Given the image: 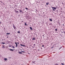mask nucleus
Returning <instances> with one entry per match:
<instances>
[{
  "label": "nucleus",
  "instance_id": "obj_1",
  "mask_svg": "<svg viewBox=\"0 0 65 65\" xmlns=\"http://www.w3.org/2000/svg\"><path fill=\"white\" fill-rule=\"evenodd\" d=\"M13 27L14 29H15V26H14V25L13 24Z\"/></svg>",
  "mask_w": 65,
  "mask_h": 65
},
{
  "label": "nucleus",
  "instance_id": "obj_2",
  "mask_svg": "<svg viewBox=\"0 0 65 65\" xmlns=\"http://www.w3.org/2000/svg\"><path fill=\"white\" fill-rule=\"evenodd\" d=\"M36 39H35V37H33L32 38V40H35Z\"/></svg>",
  "mask_w": 65,
  "mask_h": 65
},
{
  "label": "nucleus",
  "instance_id": "obj_3",
  "mask_svg": "<svg viewBox=\"0 0 65 65\" xmlns=\"http://www.w3.org/2000/svg\"><path fill=\"white\" fill-rule=\"evenodd\" d=\"M15 44H16V47H18V44L17 42H15Z\"/></svg>",
  "mask_w": 65,
  "mask_h": 65
},
{
  "label": "nucleus",
  "instance_id": "obj_4",
  "mask_svg": "<svg viewBox=\"0 0 65 65\" xmlns=\"http://www.w3.org/2000/svg\"><path fill=\"white\" fill-rule=\"evenodd\" d=\"M9 50L10 51H13V50L11 49H10Z\"/></svg>",
  "mask_w": 65,
  "mask_h": 65
},
{
  "label": "nucleus",
  "instance_id": "obj_5",
  "mask_svg": "<svg viewBox=\"0 0 65 65\" xmlns=\"http://www.w3.org/2000/svg\"><path fill=\"white\" fill-rule=\"evenodd\" d=\"M53 9H56V8L55 7H52Z\"/></svg>",
  "mask_w": 65,
  "mask_h": 65
},
{
  "label": "nucleus",
  "instance_id": "obj_6",
  "mask_svg": "<svg viewBox=\"0 0 65 65\" xmlns=\"http://www.w3.org/2000/svg\"><path fill=\"white\" fill-rule=\"evenodd\" d=\"M29 28H30V29H31V30H32V28L31 27H30Z\"/></svg>",
  "mask_w": 65,
  "mask_h": 65
},
{
  "label": "nucleus",
  "instance_id": "obj_7",
  "mask_svg": "<svg viewBox=\"0 0 65 65\" xmlns=\"http://www.w3.org/2000/svg\"><path fill=\"white\" fill-rule=\"evenodd\" d=\"M19 54H22V53L21 52H18Z\"/></svg>",
  "mask_w": 65,
  "mask_h": 65
},
{
  "label": "nucleus",
  "instance_id": "obj_8",
  "mask_svg": "<svg viewBox=\"0 0 65 65\" xmlns=\"http://www.w3.org/2000/svg\"><path fill=\"white\" fill-rule=\"evenodd\" d=\"M4 60L5 61H6V60H7V59L6 58H5L4 59Z\"/></svg>",
  "mask_w": 65,
  "mask_h": 65
},
{
  "label": "nucleus",
  "instance_id": "obj_9",
  "mask_svg": "<svg viewBox=\"0 0 65 65\" xmlns=\"http://www.w3.org/2000/svg\"><path fill=\"white\" fill-rule=\"evenodd\" d=\"M20 11V13L21 12H22V10H19Z\"/></svg>",
  "mask_w": 65,
  "mask_h": 65
},
{
  "label": "nucleus",
  "instance_id": "obj_10",
  "mask_svg": "<svg viewBox=\"0 0 65 65\" xmlns=\"http://www.w3.org/2000/svg\"><path fill=\"white\" fill-rule=\"evenodd\" d=\"M49 20L51 21V22H52V20L51 19H49Z\"/></svg>",
  "mask_w": 65,
  "mask_h": 65
},
{
  "label": "nucleus",
  "instance_id": "obj_11",
  "mask_svg": "<svg viewBox=\"0 0 65 65\" xmlns=\"http://www.w3.org/2000/svg\"><path fill=\"white\" fill-rule=\"evenodd\" d=\"M9 47H11V45L10 44H9Z\"/></svg>",
  "mask_w": 65,
  "mask_h": 65
},
{
  "label": "nucleus",
  "instance_id": "obj_12",
  "mask_svg": "<svg viewBox=\"0 0 65 65\" xmlns=\"http://www.w3.org/2000/svg\"><path fill=\"white\" fill-rule=\"evenodd\" d=\"M2 48H5V47H4V45H3V46Z\"/></svg>",
  "mask_w": 65,
  "mask_h": 65
},
{
  "label": "nucleus",
  "instance_id": "obj_13",
  "mask_svg": "<svg viewBox=\"0 0 65 65\" xmlns=\"http://www.w3.org/2000/svg\"><path fill=\"white\" fill-rule=\"evenodd\" d=\"M26 23H25V26H27L28 25L27 24H26Z\"/></svg>",
  "mask_w": 65,
  "mask_h": 65
},
{
  "label": "nucleus",
  "instance_id": "obj_14",
  "mask_svg": "<svg viewBox=\"0 0 65 65\" xmlns=\"http://www.w3.org/2000/svg\"><path fill=\"white\" fill-rule=\"evenodd\" d=\"M6 34L7 35H9L10 34V33H7Z\"/></svg>",
  "mask_w": 65,
  "mask_h": 65
},
{
  "label": "nucleus",
  "instance_id": "obj_15",
  "mask_svg": "<svg viewBox=\"0 0 65 65\" xmlns=\"http://www.w3.org/2000/svg\"><path fill=\"white\" fill-rule=\"evenodd\" d=\"M12 47L13 48H15V47H14V46H12Z\"/></svg>",
  "mask_w": 65,
  "mask_h": 65
},
{
  "label": "nucleus",
  "instance_id": "obj_16",
  "mask_svg": "<svg viewBox=\"0 0 65 65\" xmlns=\"http://www.w3.org/2000/svg\"><path fill=\"white\" fill-rule=\"evenodd\" d=\"M48 4H49V3H46V5H48Z\"/></svg>",
  "mask_w": 65,
  "mask_h": 65
},
{
  "label": "nucleus",
  "instance_id": "obj_17",
  "mask_svg": "<svg viewBox=\"0 0 65 65\" xmlns=\"http://www.w3.org/2000/svg\"><path fill=\"white\" fill-rule=\"evenodd\" d=\"M21 52H22V53H25V52L23 51H22Z\"/></svg>",
  "mask_w": 65,
  "mask_h": 65
},
{
  "label": "nucleus",
  "instance_id": "obj_18",
  "mask_svg": "<svg viewBox=\"0 0 65 65\" xmlns=\"http://www.w3.org/2000/svg\"><path fill=\"white\" fill-rule=\"evenodd\" d=\"M17 33H20V32L19 31H18L17 32Z\"/></svg>",
  "mask_w": 65,
  "mask_h": 65
},
{
  "label": "nucleus",
  "instance_id": "obj_19",
  "mask_svg": "<svg viewBox=\"0 0 65 65\" xmlns=\"http://www.w3.org/2000/svg\"><path fill=\"white\" fill-rule=\"evenodd\" d=\"M2 44H5V43H4V42H2Z\"/></svg>",
  "mask_w": 65,
  "mask_h": 65
},
{
  "label": "nucleus",
  "instance_id": "obj_20",
  "mask_svg": "<svg viewBox=\"0 0 65 65\" xmlns=\"http://www.w3.org/2000/svg\"><path fill=\"white\" fill-rule=\"evenodd\" d=\"M25 9H26L27 10H28V9L27 8H26Z\"/></svg>",
  "mask_w": 65,
  "mask_h": 65
},
{
  "label": "nucleus",
  "instance_id": "obj_21",
  "mask_svg": "<svg viewBox=\"0 0 65 65\" xmlns=\"http://www.w3.org/2000/svg\"><path fill=\"white\" fill-rule=\"evenodd\" d=\"M61 64H62V65H64V63H61Z\"/></svg>",
  "mask_w": 65,
  "mask_h": 65
},
{
  "label": "nucleus",
  "instance_id": "obj_22",
  "mask_svg": "<svg viewBox=\"0 0 65 65\" xmlns=\"http://www.w3.org/2000/svg\"><path fill=\"white\" fill-rule=\"evenodd\" d=\"M16 11V12H17H17H19V11Z\"/></svg>",
  "mask_w": 65,
  "mask_h": 65
},
{
  "label": "nucleus",
  "instance_id": "obj_23",
  "mask_svg": "<svg viewBox=\"0 0 65 65\" xmlns=\"http://www.w3.org/2000/svg\"><path fill=\"white\" fill-rule=\"evenodd\" d=\"M62 47H60L59 49V50H60L61 48H62Z\"/></svg>",
  "mask_w": 65,
  "mask_h": 65
},
{
  "label": "nucleus",
  "instance_id": "obj_24",
  "mask_svg": "<svg viewBox=\"0 0 65 65\" xmlns=\"http://www.w3.org/2000/svg\"><path fill=\"white\" fill-rule=\"evenodd\" d=\"M57 29H55V31H57Z\"/></svg>",
  "mask_w": 65,
  "mask_h": 65
},
{
  "label": "nucleus",
  "instance_id": "obj_25",
  "mask_svg": "<svg viewBox=\"0 0 65 65\" xmlns=\"http://www.w3.org/2000/svg\"><path fill=\"white\" fill-rule=\"evenodd\" d=\"M22 46H25V45H23Z\"/></svg>",
  "mask_w": 65,
  "mask_h": 65
},
{
  "label": "nucleus",
  "instance_id": "obj_26",
  "mask_svg": "<svg viewBox=\"0 0 65 65\" xmlns=\"http://www.w3.org/2000/svg\"><path fill=\"white\" fill-rule=\"evenodd\" d=\"M23 45H22V44H20V45H21V46H23Z\"/></svg>",
  "mask_w": 65,
  "mask_h": 65
},
{
  "label": "nucleus",
  "instance_id": "obj_27",
  "mask_svg": "<svg viewBox=\"0 0 65 65\" xmlns=\"http://www.w3.org/2000/svg\"><path fill=\"white\" fill-rule=\"evenodd\" d=\"M54 48V47H51V48Z\"/></svg>",
  "mask_w": 65,
  "mask_h": 65
},
{
  "label": "nucleus",
  "instance_id": "obj_28",
  "mask_svg": "<svg viewBox=\"0 0 65 65\" xmlns=\"http://www.w3.org/2000/svg\"><path fill=\"white\" fill-rule=\"evenodd\" d=\"M2 57V56L0 55V57Z\"/></svg>",
  "mask_w": 65,
  "mask_h": 65
},
{
  "label": "nucleus",
  "instance_id": "obj_29",
  "mask_svg": "<svg viewBox=\"0 0 65 65\" xmlns=\"http://www.w3.org/2000/svg\"><path fill=\"white\" fill-rule=\"evenodd\" d=\"M32 62H33V63H34V62H35V61H34V62L32 61Z\"/></svg>",
  "mask_w": 65,
  "mask_h": 65
},
{
  "label": "nucleus",
  "instance_id": "obj_30",
  "mask_svg": "<svg viewBox=\"0 0 65 65\" xmlns=\"http://www.w3.org/2000/svg\"><path fill=\"white\" fill-rule=\"evenodd\" d=\"M42 47H44V45H42Z\"/></svg>",
  "mask_w": 65,
  "mask_h": 65
},
{
  "label": "nucleus",
  "instance_id": "obj_31",
  "mask_svg": "<svg viewBox=\"0 0 65 65\" xmlns=\"http://www.w3.org/2000/svg\"><path fill=\"white\" fill-rule=\"evenodd\" d=\"M55 65H58V64H55Z\"/></svg>",
  "mask_w": 65,
  "mask_h": 65
},
{
  "label": "nucleus",
  "instance_id": "obj_32",
  "mask_svg": "<svg viewBox=\"0 0 65 65\" xmlns=\"http://www.w3.org/2000/svg\"><path fill=\"white\" fill-rule=\"evenodd\" d=\"M53 10L54 11H55V10H54V9H53Z\"/></svg>",
  "mask_w": 65,
  "mask_h": 65
},
{
  "label": "nucleus",
  "instance_id": "obj_33",
  "mask_svg": "<svg viewBox=\"0 0 65 65\" xmlns=\"http://www.w3.org/2000/svg\"><path fill=\"white\" fill-rule=\"evenodd\" d=\"M63 26H64V24H63Z\"/></svg>",
  "mask_w": 65,
  "mask_h": 65
},
{
  "label": "nucleus",
  "instance_id": "obj_34",
  "mask_svg": "<svg viewBox=\"0 0 65 65\" xmlns=\"http://www.w3.org/2000/svg\"><path fill=\"white\" fill-rule=\"evenodd\" d=\"M64 34H65V32H64Z\"/></svg>",
  "mask_w": 65,
  "mask_h": 65
},
{
  "label": "nucleus",
  "instance_id": "obj_35",
  "mask_svg": "<svg viewBox=\"0 0 65 65\" xmlns=\"http://www.w3.org/2000/svg\"><path fill=\"white\" fill-rule=\"evenodd\" d=\"M18 44H19V43H18Z\"/></svg>",
  "mask_w": 65,
  "mask_h": 65
},
{
  "label": "nucleus",
  "instance_id": "obj_36",
  "mask_svg": "<svg viewBox=\"0 0 65 65\" xmlns=\"http://www.w3.org/2000/svg\"><path fill=\"white\" fill-rule=\"evenodd\" d=\"M22 12V13H23V12L22 11V12Z\"/></svg>",
  "mask_w": 65,
  "mask_h": 65
},
{
  "label": "nucleus",
  "instance_id": "obj_37",
  "mask_svg": "<svg viewBox=\"0 0 65 65\" xmlns=\"http://www.w3.org/2000/svg\"><path fill=\"white\" fill-rule=\"evenodd\" d=\"M39 50H38V51H39Z\"/></svg>",
  "mask_w": 65,
  "mask_h": 65
},
{
  "label": "nucleus",
  "instance_id": "obj_38",
  "mask_svg": "<svg viewBox=\"0 0 65 65\" xmlns=\"http://www.w3.org/2000/svg\"><path fill=\"white\" fill-rule=\"evenodd\" d=\"M1 3H2V2H1Z\"/></svg>",
  "mask_w": 65,
  "mask_h": 65
},
{
  "label": "nucleus",
  "instance_id": "obj_39",
  "mask_svg": "<svg viewBox=\"0 0 65 65\" xmlns=\"http://www.w3.org/2000/svg\"><path fill=\"white\" fill-rule=\"evenodd\" d=\"M36 11H37V10L36 9Z\"/></svg>",
  "mask_w": 65,
  "mask_h": 65
},
{
  "label": "nucleus",
  "instance_id": "obj_40",
  "mask_svg": "<svg viewBox=\"0 0 65 65\" xmlns=\"http://www.w3.org/2000/svg\"><path fill=\"white\" fill-rule=\"evenodd\" d=\"M0 24H1V22H0Z\"/></svg>",
  "mask_w": 65,
  "mask_h": 65
},
{
  "label": "nucleus",
  "instance_id": "obj_41",
  "mask_svg": "<svg viewBox=\"0 0 65 65\" xmlns=\"http://www.w3.org/2000/svg\"><path fill=\"white\" fill-rule=\"evenodd\" d=\"M34 45H35V44H34Z\"/></svg>",
  "mask_w": 65,
  "mask_h": 65
},
{
  "label": "nucleus",
  "instance_id": "obj_42",
  "mask_svg": "<svg viewBox=\"0 0 65 65\" xmlns=\"http://www.w3.org/2000/svg\"><path fill=\"white\" fill-rule=\"evenodd\" d=\"M13 50H14V49Z\"/></svg>",
  "mask_w": 65,
  "mask_h": 65
},
{
  "label": "nucleus",
  "instance_id": "obj_43",
  "mask_svg": "<svg viewBox=\"0 0 65 65\" xmlns=\"http://www.w3.org/2000/svg\"><path fill=\"white\" fill-rule=\"evenodd\" d=\"M10 58H11V57H10Z\"/></svg>",
  "mask_w": 65,
  "mask_h": 65
},
{
  "label": "nucleus",
  "instance_id": "obj_44",
  "mask_svg": "<svg viewBox=\"0 0 65 65\" xmlns=\"http://www.w3.org/2000/svg\"><path fill=\"white\" fill-rule=\"evenodd\" d=\"M22 22H23V21H22Z\"/></svg>",
  "mask_w": 65,
  "mask_h": 65
},
{
  "label": "nucleus",
  "instance_id": "obj_45",
  "mask_svg": "<svg viewBox=\"0 0 65 65\" xmlns=\"http://www.w3.org/2000/svg\"><path fill=\"white\" fill-rule=\"evenodd\" d=\"M43 36H44V35H43Z\"/></svg>",
  "mask_w": 65,
  "mask_h": 65
}]
</instances>
